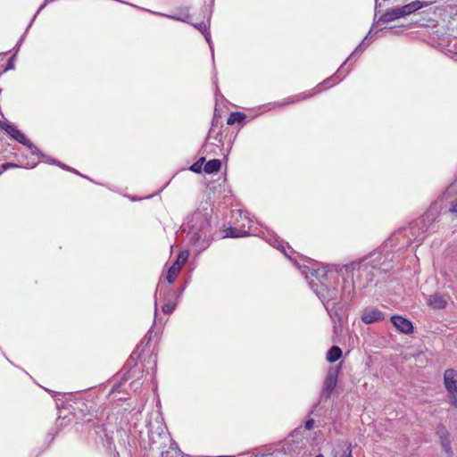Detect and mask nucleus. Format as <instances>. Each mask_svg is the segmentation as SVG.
I'll return each mask as SVG.
<instances>
[{
	"mask_svg": "<svg viewBox=\"0 0 457 457\" xmlns=\"http://www.w3.org/2000/svg\"><path fill=\"white\" fill-rule=\"evenodd\" d=\"M312 275L320 280V285L313 283L312 287L327 311L336 308L342 303H347L353 298L354 285L353 282L345 280L342 290L339 291L337 287H328L321 280V278L328 280L327 273L320 275L319 270H314Z\"/></svg>",
	"mask_w": 457,
	"mask_h": 457,
	"instance_id": "nucleus-1",
	"label": "nucleus"
},
{
	"mask_svg": "<svg viewBox=\"0 0 457 457\" xmlns=\"http://www.w3.org/2000/svg\"><path fill=\"white\" fill-rule=\"evenodd\" d=\"M438 216V210L436 205H431L425 214L412 221L408 228L395 234V237L403 235L408 241H416L421 243L425 238V234L429 230L431 225L436 221Z\"/></svg>",
	"mask_w": 457,
	"mask_h": 457,
	"instance_id": "nucleus-2",
	"label": "nucleus"
},
{
	"mask_svg": "<svg viewBox=\"0 0 457 457\" xmlns=\"http://www.w3.org/2000/svg\"><path fill=\"white\" fill-rule=\"evenodd\" d=\"M187 257H188L187 251H182L179 253L176 262L168 270L166 279L170 284L174 282V280L177 278L178 274L179 273L182 266L187 262Z\"/></svg>",
	"mask_w": 457,
	"mask_h": 457,
	"instance_id": "nucleus-3",
	"label": "nucleus"
},
{
	"mask_svg": "<svg viewBox=\"0 0 457 457\" xmlns=\"http://www.w3.org/2000/svg\"><path fill=\"white\" fill-rule=\"evenodd\" d=\"M337 376H338V370H329L327 376H326V378H325V381H324V386H323V389H322V392H321V398H329L331 394L333 393L336 386H337Z\"/></svg>",
	"mask_w": 457,
	"mask_h": 457,
	"instance_id": "nucleus-4",
	"label": "nucleus"
},
{
	"mask_svg": "<svg viewBox=\"0 0 457 457\" xmlns=\"http://www.w3.org/2000/svg\"><path fill=\"white\" fill-rule=\"evenodd\" d=\"M384 314L377 308H366L362 311L361 320L365 324H371L384 320Z\"/></svg>",
	"mask_w": 457,
	"mask_h": 457,
	"instance_id": "nucleus-5",
	"label": "nucleus"
},
{
	"mask_svg": "<svg viewBox=\"0 0 457 457\" xmlns=\"http://www.w3.org/2000/svg\"><path fill=\"white\" fill-rule=\"evenodd\" d=\"M436 434L438 436V437L440 439V444H441L444 451L446 453H452L450 434H449L448 430L446 429V428L442 424L437 425V427L436 428Z\"/></svg>",
	"mask_w": 457,
	"mask_h": 457,
	"instance_id": "nucleus-6",
	"label": "nucleus"
},
{
	"mask_svg": "<svg viewBox=\"0 0 457 457\" xmlns=\"http://www.w3.org/2000/svg\"><path fill=\"white\" fill-rule=\"evenodd\" d=\"M391 321L394 324V326L402 333L411 334L413 331L412 323L409 320L402 316H392Z\"/></svg>",
	"mask_w": 457,
	"mask_h": 457,
	"instance_id": "nucleus-7",
	"label": "nucleus"
},
{
	"mask_svg": "<svg viewBox=\"0 0 457 457\" xmlns=\"http://www.w3.org/2000/svg\"><path fill=\"white\" fill-rule=\"evenodd\" d=\"M444 386L448 392L457 389V371L453 369H447L444 372Z\"/></svg>",
	"mask_w": 457,
	"mask_h": 457,
	"instance_id": "nucleus-8",
	"label": "nucleus"
},
{
	"mask_svg": "<svg viewBox=\"0 0 457 457\" xmlns=\"http://www.w3.org/2000/svg\"><path fill=\"white\" fill-rule=\"evenodd\" d=\"M12 138L14 140H16L17 142L27 146L30 150L32 154L43 156V154L41 153V151L30 140H29L27 138V137L21 130H18V132H16L14 135H12Z\"/></svg>",
	"mask_w": 457,
	"mask_h": 457,
	"instance_id": "nucleus-9",
	"label": "nucleus"
},
{
	"mask_svg": "<svg viewBox=\"0 0 457 457\" xmlns=\"http://www.w3.org/2000/svg\"><path fill=\"white\" fill-rule=\"evenodd\" d=\"M427 303L433 309H444L447 305V300L440 294H433L427 297Z\"/></svg>",
	"mask_w": 457,
	"mask_h": 457,
	"instance_id": "nucleus-10",
	"label": "nucleus"
},
{
	"mask_svg": "<svg viewBox=\"0 0 457 457\" xmlns=\"http://www.w3.org/2000/svg\"><path fill=\"white\" fill-rule=\"evenodd\" d=\"M424 6V4L420 1H412L402 7H398V11H400L401 17H404L413 13L414 12L421 9Z\"/></svg>",
	"mask_w": 457,
	"mask_h": 457,
	"instance_id": "nucleus-11",
	"label": "nucleus"
},
{
	"mask_svg": "<svg viewBox=\"0 0 457 457\" xmlns=\"http://www.w3.org/2000/svg\"><path fill=\"white\" fill-rule=\"evenodd\" d=\"M399 18H401L400 11H398V7H396L382 14L376 22H389Z\"/></svg>",
	"mask_w": 457,
	"mask_h": 457,
	"instance_id": "nucleus-12",
	"label": "nucleus"
},
{
	"mask_svg": "<svg viewBox=\"0 0 457 457\" xmlns=\"http://www.w3.org/2000/svg\"><path fill=\"white\" fill-rule=\"evenodd\" d=\"M188 235H189V241H190V243L192 245H194L199 246V250H203V249L206 248L209 245V244L205 243L204 241L200 243L201 238H202V234L200 232L190 231L188 233Z\"/></svg>",
	"mask_w": 457,
	"mask_h": 457,
	"instance_id": "nucleus-13",
	"label": "nucleus"
},
{
	"mask_svg": "<svg viewBox=\"0 0 457 457\" xmlns=\"http://www.w3.org/2000/svg\"><path fill=\"white\" fill-rule=\"evenodd\" d=\"M220 165H221V162L220 160L212 159V160L208 161L205 163V165L204 167V170L207 174H212V173L217 172L220 169Z\"/></svg>",
	"mask_w": 457,
	"mask_h": 457,
	"instance_id": "nucleus-14",
	"label": "nucleus"
},
{
	"mask_svg": "<svg viewBox=\"0 0 457 457\" xmlns=\"http://www.w3.org/2000/svg\"><path fill=\"white\" fill-rule=\"evenodd\" d=\"M224 234V237H244L249 235L246 230L237 229L232 227L225 229Z\"/></svg>",
	"mask_w": 457,
	"mask_h": 457,
	"instance_id": "nucleus-15",
	"label": "nucleus"
},
{
	"mask_svg": "<svg viewBox=\"0 0 457 457\" xmlns=\"http://www.w3.org/2000/svg\"><path fill=\"white\" fill-rule=\"evenodd\" d=\"M343 269L345 270L346 273L353 271L355 270L365 272L368 271L369 266L367 264H362L361 262H353L349 264L345 265Z\"/></svg>",
	"mask_w": 457,
	"mask_h": 457,
	"instance_id": "nucleus-16",
	"label": "nucleus"
},
{
	"mask_svg": "<svg viewBox=\"0 0 457 457\" xmlns=\"http://www.w3.org/2000/svg\"><path fill=\"white\" fill-rule=\"evenodd\" d=\"M342 356V350L338 346H332L327 353V361L335 362Z\"/></svg>",
	"mask_w": 457,
	"mask_h": 457,
	"instance_id": "nucleus-17",
	"label": "nucleus"
},
{
	"mask_svg": "<svg viewBox=\"0 0 457 457\" xmlns=\"http://www.w3.org/2000/svg\"><path fill=\"white\" fill-rule=\"evenodd\" d=\"M245 119V114L239 112L230 113L227 120V124L233 125L235 123H240Z\"/></svg>",
	"mask_w": 457,
	"mask_h": 457,
	"instance_id": "nucleus-18",
	"label": "nucleus"
},
{
	"mask_svg": "<svg viewBox=\"0 0 457 457\" xmlns=\"http://www.w3.org/2000/svg\"><path fill=\"white\" fill-rule=\"evenodd\" d=\"M211 23V14L207 13V22L201 21L197 23H191L195 29H197L203 35L209 31Z\"/></svg>",
	"mask_w": 457,
	"mask_h": 457,
	"instance_id": "nucleus-19",
	"label": "nucleus"
},
{
	"mask_svg": "<svg viewBox=\"0 0 457 457\" xmlns=\"http://www.w3.org/2000/svg\"><path fill=\"white\" fill-rule=\"evenodd\" d=\"M151 12L155 14V15L164 16V17H167V18L171 19V20L190 23V15L189 14H186L185 16L180 17V16H176V15H168V14H164V13H162V12Z\"/></svg>",
	"mask_w": 457,
	"mask_h": 457,
	"instance_id": "nucleus-20",
	"label": "nucleus"
},
{
	"mask_svg": "<svg viewBox=\"0 0 457 457\" xmlns=\"http://www.w3.org/2000/svg\"><path fill=\"white\" fill-rule=\"evenodd\" d=\"M0 128L5 130L12 137L16 132H18V129L13 125L6 122L0 123Z\"/></svg>",
	"mask_w": 457,
	"mask_h": 457,
	"instance_id": "nucleus-21",
	"label": "nucleus"
},
{
	"mask_svg": "<svg viewBox=\"0 0 457 457\" xmlns=\"http://www.w3.org/2000/svg\"><path fill=\"white\" fill-rule=\"evenodd\" d=\"M265 239L270 245L276 248H279V246H281L280 244L278 243L276 235H274L273 233L268 232Z\"/></svg>",
	"mask_w": 457,
	"mask_h": 457,
	"instance_id": "nucleus-22",
	"label": "nucleus"
},
{
	"mask_svg": "<svg viewBox=\"0 0 457 457\" xmlns=\"http://www.w3.org/2000/svg\"><path fill=\"white\" fill-rule=\"evenodd\" d=\"M204 160H205L204 157H201L196 162H195L194 164L191 165L190 170H192L195 173L201 172L202 165H203Z\"/></svg>",
	"mask_w": 457,
	"mask_h": 457,
	"instance_id": "nucleus-23",
	"label": "nucleus"
},
{
	"mask_svg": "<svg viewBox=\"0 0 457 457\" xmlns=\"http://www.w3.org/2000/svg\"><path fill=\"white\" fill-rule=\"evenodd\" d=\"M450 403L457 409V389L448 392Z\"/></svg>",
	"mask_w": 457,
	"mask_h": 457,
	"instance_id": "nucleus-24",
	"label": "nucleus"
},
{
	"mask_svg": "<svg viewBox=\"0 0 457 457\" xmlns=\"http://www.w3.org/2000/svg\"><path fill=\"white\" fill-rule=\"evenodd\" d=\"M207 43L209 44V47H210V50H211V53H212V59L214 58V50H213V46H212V39H211V34H210V31H207L206 33L204 34Z\"/></svg>",
	"mask_w": 457,
	"mask_h": 457,
	"instance_id": "nucleus-25",
	"label": "nucleus"
},
{
	"mask_svg": "<svg viewBox=\"0 0 457 457\" xmlns=\"http://www.w3.org/2000/svg\"><path fill=\"white\" fill-rule=\"evenodd\" d=\"M175 309V303H166L162 306V312L165 313H171Z\"/></svg>",
	"mask_w": 457,
	"mask_h": 457,
	"instance_id": "nucleus-26",
	"label": "nucleus"
},
{
	"mask_svg": "<svg viewBox=\"0 0 457 457\" xmlns=\"http://www.w3.org/2000/svg\"><path fill=\"white\" fill-rule=\"evenodd\" d=\"M340 457H353L352 455V445L348 444L346 448L344 450Z\"/></svg>",
	"mask_w": 457,
	"mask_h": 457,
	"instance_id": "nucleus-27",
	"label": "nucleus"
},
{
	"mask_svg": "<svg viewBox=\"0 0 457 457\" xmlns=\"http://www.w3.org/2000/svg\"><path fill=\"white\" fill-rule=\"evenodd\" d=\"M19 167L17 164H14L12 162H4L1 165V168H2V171H5L7 170L8 169H11V168H17Z\"/></svg>",
	"mask_w": 457,
	"mask_h": 457,
	"instance_id": "nucleus-28",
	"label": "nucleus"
},
{
	"mask_svg": "<svg viewBox=\"0 0 457 457\" xmlns=\"http://www.w3.org/2000/svg\"><path fill=\"white\" fill-rule=\"evenodd\" d=\"M449 212L457 216V199L452 202Z\"/></svg>",
	"mask_w": 457,
	"mask_h": 457,
	"instance_id": "nucleus-29",
	"label": "nucleus"
},
{
	"mask_svg": "<svg viewBox=\"0 0 457 457\" xmlns=\"http://www.w3.org/2000/svg\"><path fill=\"white\" fill-rule=\"evenodd\" d=\"M313 427H314V420H312V419H310L304 424V428L307 430H311L312 428H313Z\"/></svg>",
	"mask_w": 457,
	"mask_h": 457,
	"instance_id": "nucleus-30",
	"label": "nucleus"
},
{
	"mask_svg": "<svg viewBox=\"0 0 457 457\" xmlns=\"http://www.w3.org/2000/svg\"><path fill=\"white\" fill-rule=\"evenodd\" d=\"M46 161L48 162H52V163H55L57 165H59L60 167H62V169H67L68 170H71V168L67 167L65 164H61L59 162H56L55 161H54L53 159H51L50 157H46Z\"/></svg>",
	"mask_w": 457,
	"mask_h": 457,
	"instance_id": "nucleus-31",
	"label": "nucleus"
},
{
	"mask_svg": "<svg viewBox=\"0 0 457 457\" xmlns=\"http://www.w3.org/2000/svg\"><path fill=\"white\" fill-rule=\"evenodd\" d=\"M13 69H14V63H13V56H12L8 61L5 71L13 70Z\"/></svg>",
	"mask_w": 457,
	"mask_h": 457,
	"instance_id": "nucleus-32",
	"label": "nucleus"
},
{
	"mask_svg": "<svg viewBox=\"0 0 457 457\" xmlns=\"http://www.w3.org/2000/svg\"><path fill=\"white\" fill-rule=\"evenodd\" d=\"M299 100H301V99L300 98L291 99L290 101H287V102H281V103H279V105H285V104H287L289 103H295V102L299 101Z\"/></svg>",
	"mask_w": 457,
	"mask_h": 457,
	"instance_id": "nucleus-33",
	"label": "nucleus"
},
{
	"mask_svg": "<svg viewBox=\"0 0 457 457\" xmlns=\"http://www.w3.org/2000/svg\"><path fill=\"white\" fill-rule=\"evenodd\" d=\"M362 45H363V43L360 44V45L356 47V49L354 50V52H353L351 55H349V58H352V56H353L355 53H357V52L361 48Z\"/></svg>",
	"mask_w": 457,
	"mask_h": 457,
	"instance_id": "nucleus-34",
	"label": "nucleus"
},
{
	"mask_svg": "<svg viewBox=\"0 0 457 457\" xmlns=\"http://www.w3.org/2000/svg\"><path fill=\"white\" fill-rule=\"evenodd\" d=\"M343 71H344V68H343V65H341V67L338 69L335 77H338L339 75H341L343 73Z\"/></svg>",
	"mask_w": 457,
	"mask_h": 457,
	"instance_id": "nucleus-35",
	"label": "nucleus"
},
{
	"mask_svg": "<svg viewBox=\"0 0 457 457\" xmlns=\"http://www.w3.org/2000/svg\"><path fill=\"white\" fill-rule=\"evenodd\" d=\"M334 79H335L334 78L328 79L324 80L322 84L323 85H327V84H328L330 81H332Z\"/></svg>",
	"mask_w": 457,
	"mask_h": 457,
	"instance_id": "nucleus-36",
	"label": "nucleus"
},
{
	"mask_svg": "<svg viewBox=\"0 0 457 457\" xmlns=\"http://www.w3.org/2000/svg\"><path fill=\"white\" fill-rule=\"evenodd\" d=\"M372 32H373V27L370 29V32H369V33H368V35L365 37V38H364L363 42L369 38V37L371 35V33H372Z\"/></svg>",
	"mask_w": 457,
	"mask_h": 457,
	"instance_id": "nucleus-37",
	"label": "nucleus"
},
{
	"mask_svg": "<svg viewBox=\"0 0 457 457\" xmlns=\"http://www.w3.org/2000/svg\"><path fill=\"white\" fill-rule=\"evenodd\" d=\"M201 216H202V215H201V213H200V212H195V213L194 214V219H199Z\"/></svg>",
	"mask_w": 457,
	"mask_h": 457,
	"instance_id": "nucleus-38",
	"label": "nucleus"
},
{
	"mask_svg": "<svg viewBox=\"0 0 457 457\" xmlns=\"http://www.w3.org/2000/svg\"><path fill=\"white\" fill-rule=\"evenodd\" d=\"M154 312L155 313L157 312V302L155 301V303H154Z\"/></svg>",
	"mask_w": 457,
	"mask_h": 457,
	"instance_id": "nucleus-39",
	"label": "nucleus"
},
{
	"mask_svg": "<svg viewBox=\"0 0 457 457\" xmlns=\"http://www.w3.org/2000/svg\"><path fill=\"white\" fill-rule=\"evenodd\" d=\"M315 457H324L321 453L316 455Z\"/></svg>",
	"mask_w": 457,
	"mask_h": 457,
	"instance_id": "nucleus-40",
	"label": "nucleus"
},
{
	"mask_svg": "<svg viewBox=\"0 0 457 457\" xmlns=\"http://www.w3.org/2000/svg\"><path fill=\"white\" fill-rule=\"evenodd\" d=\"M333 84H337V81H334L332 84H330L328 87L332 86Z\"/></svg>",
	"mask_w": 457,
	"mask_h": 457,
	"instance_id": "nucleus-41",
	"label": "nucleus"
},
{
	"mask_svg": "<svg viewBox=\"0 0 457 457\" xmlns=\"http://www.w3.org/2000/svg\"><path fill=\"white\" fill-rule=\"evenodd\" d=\"M4 171H2V168L0 167V175L3 173Z\"/></svg>",
	"mask_w": 457,
	"mask_h": 457,
	"instance_id": "nucleus-42",
	"label": "nucleus"
}]
</instances>
